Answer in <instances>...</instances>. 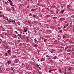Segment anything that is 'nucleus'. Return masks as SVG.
<instances>
[{
	"label": "nucleus",
	"instance_id": "obj_1",
	"mask_svg": "<svg viewBox=\"0 0 74 74\" xmlns=\"http://www.w3.org/2000/svg\"><path fill=\"white\" fill-rule=\"evenodd\" d=\"M34 40L35 43L37 44H38V41L37 40V39H36V38L34 39Z\"/></svg>",
	"mask_w": 74,
	"mask_h": 74
},
{
	"label": "nucleus",
	"instance_id": "obj_2",
	"mask_svg": "<svg viewBox=\"0 0 74 74\" xmlns=\"http://www.w3.org/2000/svg\"><path fill=\"white\" fill-rule=\"evenodd\" d=\"M50 52L51 53H54V50L52 49L51 50H49Z\"/></svg>",
	"mask_w": 74,
	"mask_h": 74
},
{
	"label": "nucleus",
	"instance_id": "obj_3",
	"mask_svg": "<svg viewBox=\"0 0 74 74\" xmlns=\"http://www.w3.org/2000/svg\"><path fill=\"white\" fill-rule=\"evenodd\" d=\"M25 44V43H20V44L19 45V46L20 47H23V45H24Z\"/></svg>",
	"mask_w": 74,
	"mask_h": 74
},
{
	"label": "nucleus",
	"instance_id": "obj_4",
	"mask_svg": "<svg viewBox=\"0 0 74 74\" xmlns=\"http://www.w3.org/2000/svg\"><path fill=\"white\" fill-rule=\"evenodd\" d=\"M9 1V2H10V4L11 6H12V5L13 4V3L12 2V1L11 0L8 1Z\"/></svg>",
	"mask_w": 74,
	"mask_h": 74
},
{
	"label": "nucleus",
	"instance_id": "obj_5",
	"mask_svg": "<svg viewBox=\"0 0 74 74\" xmlns=\"http://www.w3.org/2000/svg\"><path fill=\"white\" fill-rule=\"evenodd\" d=\"M7 63H8V65H9V64H10V63H11V61H7Z\"/></svg>",
	"mask_w": 74,
	"mask_h": 74
},
{
	"label": "nucleus",
	"instance_id": "obj_6",
	"mask_svg": "<svg viewBox=\"0 0 74 74\" xmlns=\"http://www.w3.org/2000/svg\"><path fill=\"white\" fill-rule=\"evenodd\" d=\"M64 12V10H61L60 12V14H62V13H63Z\"/></svg>",
	"mask_w": 74,
	"mask_h": 74
},
{
	"label": "nucleus",
	"instance_id": "obj_7",
	"mask_svg": "<svg viewBox=\"0 0 74 74\" xmlns=\"http://www.w3.org/2000/svg\"><path fill=\"white\" fill-rule=\"evenodd\" d=\"M11 12V9L9 8V9H7V12Z\"/></svg>",
	"mask_w": 74,
	"mask_h": 74
},
{
	"label": "nucleus",
	"instance_id": "obj_8",
	"mask_svg": "<svg viewBox=\"0 0 74 74\" xmlns=\"http://www.w3.org/2000/svg\"><path fill=\"white\" fill-rule=\"evenodd\" d=\"M58 33L59 34H62L63 33V32L62 30H60L59 32H58Z\"/></svg>",
	"mask_w": 74,
	"mask_h": 74
},
{
	"label": "nucleus",
	"instance_id": "obj_9",
	"mask_svg": "<svg viewBox=\"0 0 74 74\" xmlns=\"http://www.w3.org/2000/svg\"><path fill=\"white\" fill-rule=\"evenodd\" d=\"M29 16H32L33 17V14H32V13H29Z\"/></svg>",
	"mask_w": 74,
	"mask_h": 74
},
{
	"label": "nucleus",
	"instance_id": "obj_10",
	"mask_svg": "<svg viewBox=\"0 0 74 74\" xmlns=\"http://www.w3.org/2000/svg\"><path fill=\"white\" fill-rule=\"evenodd\" d=\"M21 39H23H23H25V36H21Z\"/></svg>",
	"mask_w": 74,
	"mask_h": 74
},
{
	"label": "nucleus",
	"instance_id": "obj_11",
	"mask_svg": "<svg viewBox=\"0 0 74 74\" xmlns=\"http://www.w3.org/2000/svg\"><path fill=\"white\" fill-rule=\"evenodd\" d=\"M36 38L37 39H40L41 38V37H40V36H37L36 37Z\"/></svg>",
	"mask_w": 74,
	"mask_h": 74
},
{
	"label": "nucleus",
	"instance_id": "obj_12",
	"mask_svg": "<svg viewBox=\"0 0 74 74\" xmlns=\"http://www.w3.org/2000/svg\"><path fill=\"white\" fill-rule=\"evenodd\" d=\"M49 69H50V70L49 71V73H51V71H52V70L51 69H50V68H49Z\"/></svg>",
	"mask_w": 74,
	"mask_h": 74
},
{
	"label": "nucleus",
	"instance_id": "obj_13",
	"mask_svg": "<svg viewBox=\"0 0 74 74\" xmlns=\"http://www.w3.org/2000/svg\"><path fill=\"white\" fill-rule=\"evenodd\" d=\"M15 60L16 62H19V60L18 58H16Z\"/></svg>",
	"mask_w": 74,
	"mask_h": 74
},
{
	"label": "nucleus",
	"instance_id": "obj_14",
	"mask_svg": "<svg viewBox=\"0 0 74 74\" xmlns=\"http://www.w3.org/2000/svg\"><path fill=\"white\" fill-rule=\"evenodd\" d=\"M37 45H36L35 44H34V46L35 48H37Z\"/></svg>",
	"mask_w": 74,
	"mask_h": 74
},
{
	"label": "nucleus",
	"instance_id": "obj_15",
	"mask_svg": "<svg viewBox=\"0 0 74 74\" xmlns=\"http://www.w3.org/2000/svg\"><path fill=\"white\" fill-rule=\"evenodd\" d=\"M35 10V9H31L30 10V11L31 12H33Z\"/></svg>",
	"mask_w": 74,
	"mask_h": 74
},
{
	"label": "nucleus",
	"instance_id": "obj_16",
	"mask_svg": "<svg viewBox=\"0 0 74 74\" xmlns=\"http://www.w3.org/2000/svg\"><path fill=\"white\" fill-rule=\"evenodd\" d=\"M70 71H71L72 70V67H69Z\"/></svg>",
	"mask_w": 74,
	"mask_h": 74
},
{
	"label": "nucleus",
	"instance_id": "obj_17",
	"mask_svg": "<svg viewBox=\"0 0 74 74\" xmlns=\"http://www.w3.org/2000/svg\"><path fill=\"white\" fill-rule=\"evenodd\" d=\"M29 38L28 37L27 38V40L26 41V42H29Z\"/></svg>",
	"mask_w": 74,
	"mask_h": 74
},
{
	"label": "nucleus",
	"instance_id": "obj_18",
	"mask_svg": "<svg viewBox=\"0 0 74 74\" xmlns=\"http://www.w3.org/2000/svg\"><path fill=\"white\" fill-rule=\"evenodd\" d=\"M70 5H67V8H70Z\"/></svg>",
	"mask_w": 74,
	"mask_h": 74
},
{
	"label": "nucleus",
	"instance_id": "obj_19",
	"mask_svg": "<svg viewBox=\"0 0 74 74\" xmlns=\"http://www.w3.org/2000/svg\"><path fill=\"white\" fill-rule=\"evenodd\" d=\"M47 2L48 4H50V3H49V1L48 0L47 1Z\"/></svg>",
	"mask_w": 74,
	"mask_h": 74
},
{
	"label": "nucleus",
	"instance_id": "obj_20",
	"mask_svg": "<svg viewBox=\"0 0 74 74\" xmlns=\"http://www.w3.org/2000/svg\"><path fill=\"white\" fill-rule=\"evenodd\" d=\"M36 16V15L35 14H33L32 17H35Z\"/></svg>",
	"mask_w": 74,
	"mask_h": 74
},
{
	"label": "nucleus",
	"instance_id": "obj_21",
	"mask_svg": "<svg viewBox=\"0 0 74 74\" xmlns=\"http://www.w3.org/2000/svg\"><path fill=\"white\" fill-rule=\"evenodd\" d=\"M67 69L68 70H69V71H70V68H69V67H67Z\"/></svg>",
	"mask_w": 74,
	"mask_h": 74
},
{
	"label": "nucleus",
	"instance_id": "obj_22",
	"mask_svg": "<svg viewBox=\"0 0 74 74\" xmlns=\"http://www.w3.org/2000/svg\"><path fill=\"white\" fill-rule=\"evenodd\" d=\"M11 8H12V10L13 11H14V8L12 7Z\"/></svg>",
	"mask_w": 74,
	"mask_h": 74
},
{
	"label": "nucleus",
	"instance_id": "obj_23",
	"mask_svg": "<svg viewBox=\"0 0 74 74\" xmlns=\"http://www.w3.org/2000/svg\"><path fill=\"white\" fill-rule=\"evenodd\" d=\"M10 22H15V21H14V20H11V21H10Z\"/></svg>",
	"mask_w": 74,
	"mask_h": 74
},
{
	"label": "nucleus",
	"instance_id": "obj_24",
	"mask_svg": "<svg viewBox=\"0 0 74 74\" xmlns=\"http://www.w3.org/2000/svg\"><path fill=\"white\" fill-rule=\"evenodd\" d=\"M62 37H63V38H66V37L65 36H63Z\"/></svg>",
	"mask_w": 74,
	"mask_h": 74
},
{
	"label": "nucleus",
	"instance_id": "obj_25",
	"mask_svg": "<svg viewBox=\"0 0 74 74\" xmlns=\"http://www.w3.org/2000/svg\"><path fill=\"white\" fill-rule=\"evenodd\" d=\"M60 29H61V28H60V27H58V30H60Z\"/></svg>",
	"mask_w": 74,
	"mask_h": 74
},
{
	"label": "nucleus",
	"instance_id": "obj_26",
	"mask_svg": "<svg viewBox=\"0 0 74 74\" xmlns=\"http://www.w3.org/2000/svg\"><path fill=\"white\" fill-rule=\"evenodd\" d=\"M51 28H55V26L53 25L51 26Z\"/></svg>",
	"mask_w": 74,
	"mask_h": 74
},
{
	"label": "nucleus",
	"instance_id": "obj_27",
	"mask_svg": "<svg viewBox=\"0 0 74 74\" xmlns=\"http://www.w3.org/2000/svg\"><path fill=\"white\" fill-rule=\"evenodd\" d=\"M67 48H68V47H66L65 48V50H66V49H67Z\"/></svg>",
	"mask_w": 74,
	"mask_h": 74
},
{
	"label": "nucleus",
	"instance_id": "obj_28",
	"mask_svg": "<svg viewBox=\"0 0 74 74\" xmlns=\"http://www.w3.org/2000/svg\"><path fill=\"white\" fill-rule=\"evenodd\" d=\"M2 29H3V32L5 31V29H4V28H3Z\"/></svg>",
	"mask_w": 74,
	"mask_h": 74
},
{
	"label": "nucleus",
	"instance_id": "obj_29",
	"mask_svg": "<svg viewBox=\"0 0 74 74\" xmlns=\"http://www.w3.org/2000/svg\"><path fill=\"white\" fill-rule=\"evenodd\" d=\"M24 32H27V29H26L25 30H24Z\"/></svg>",
	"mask_w": 74,
	"mask_h": 74
},
{
	"label": "nucleus",
	"instance_id": "obj_30",
	"mask_svg": "<svg viewBox=\"0 0 74 74\" xmlns=\"http://www.w3.org/2000/svg\"><path fill=\"white\" fill-rule=\"evenodd\" d=\"M22 36L21 35V34H19V37L21 38V37Z\"/></svg>",
	"mask_w": 74,
	"mask_h": 74
},
{
	"label": "nucleus",
	"instance_id": "obj_31",
	"mask_svg": "<svg viewBox=\"0 0 74 74\" xmlns=\"http://www.w3.org/2000/svg\"><path fill=\"white\" fill-rule=\"evenodd\" d=\"M5 35H6L7 36H8V34L7 33H5Z\"/></svg>",
	"mask_w": 74,
	"mask_h": 74
},
{
	"label": "nucleus",
	"instance_id": "obj_32",
	"mask_svg": "<svg viewBox=\"0 0 74 74\" xmlns=\"http://www.w3.org/2000/svg\"><path fill=\"white\" fill-rule=\"evenodd\" d=\"M36 66H37L38 67H39V65H38V64H36Z\"/></svg>",
	"mask_w": 74,
	"mask_h": 74
},
{
	"label": "nucleus",
	"instance_id": "obj_33",
	"mask_svg": "<svg viewBox=\"0 0 74 74\" xmlns=\"http://www.w3.org/2000/svg\"><path fill=\"white\" fill-rule=\"evenodd\" d=\"M18 43H19V42H21V40H18Z\"/></svg>",
	"mask_w": 74,
	"mask_h": 74
},
{
	"label": "nucleus",
	"instance_id": "obj_34",
	"mask_svg": "<svg viewBox=\"0 0 74 74\" xmlns=\"http://www.w3.org/2000/svg\"><path fill=\"white\" fill-rule=\"evenodd\" d=\"M63 28H64V29H66V26H64L63 27Z\"/></svg>",
	"mask_w": 74,
	"mask_h": 74
},
{
	"label": "nucleus",
	"instance_id": "obj_35",
	"mask_svg": "<svg viewBox=\"0 0 74 74\" xmlns=\"http://www.w3.org/2000/svg\"><path fill=\"white\" fill-rule=\"evenodd\" d=\"M59 71L60 73H62V72L61 70H59Z\"/></svg>",
	"mask_w": 74,
	"mask_h": 74
},
{
	"label": "nucleus",
	"instance_id": "obj_36",
	"mask_svg": "<svg viewBox=\"0 0 74 74\" xmlns=\"http://www.w3.org/2000/svg\"><path fill=\"white\" fill-rule=\"evenodd\" d=\"M46 57H49V56H48V55H46Z\"/></svg>",
	"mask_w": 74,
	"mask_h": 74
},
{
	"label": "nucleus",
	"instance_id": "obj_37",
	"mask_svg": "<svg viewBox=\"0 0 74 74\" xmlns=\"http://www.w3.org/2000/svg\"><path fill=\"white\" fill-rule=\"evenodd\" d=\"M5 55L6 56H7V53H5Z\"/></svg>",
	"mask_w": 74,
	"mask_h": 74
},
{
	"label": "nucleus",
	"instance_id": "obj_38",
	"mask_svg": "<svg viewBox=\"0 0 74 74\" xmlns=\"http://www.w3.org/2000/svg\"><path fill=\"white\" fill-rule=\"evenodd\" d=\"M8 52H11V50H8Z\"/></svg>",
	"mask_w": 74,
	"mask_h": 74
},
{
	"label": "nucleus",
	"instance_id": "obj_39",
	"mask_svg": "<svg viewBox=\"0 0 74 74\" xmlns=\"http://www.w3.org/2000/svg\"><path fill=\"white\" fill-rule=\"evenodd\" d=\"M14 36L15 37H17V36L16 35H14Z\"/></svg>",
	"mask_w": 74,
	"mask_h": 74
},
{
	"label": "nucleus",
	"instance_id": "obj_40",
	"mask_svg": "<svg viewBox=\"0 0 74 74\" xmlns=\"http://www.w3.org/2000/svg\"><path fill=\"white\" fill-rule=\"evenodd\" d=\"M66 25L67 26H69V23L67 24Z\"/></svg>",
	"mask_w": 74,
	"mask_h": 74
},
{
	"label": "nucleus",
	"instance_id": "obj_41",
	"mask_svg": "<svg viewBox=\"0 0 74 74\" xmlns=\"http://www.w3.org/2000/svg\"><path fill=\"white\" fill-rule=\"evenodd\" d=\"M15 32V33H18V32L16 31H14Z\"/></svg>",
	"mask_w": 74,
	"mask_h": 74
},
{
	"label": "nucleus",
	"instance_id": "obj_42",
	"mask_svg": "<svg viewBox=\"0 0 74 74\" xmlns=\"http://www.w3.org/2000/svg\"><path fill=\"white\" fill-rule=\"evenodd\" d=\"M73 51H74V49H72L71 50V52H73Z\"/></svg>",
	"mask_w": 74,
	"mask_h": 74
},
{
	"label": "nucleus",
	"instance_id": "obj_43",
	"mask_svg": "<svg viewBox=\"0 0 74 74\" xmlns=\"http://www.w3.org/2000/svg\"><path fill=\"white\" fill-rule=\"evenodd\" d=\"M71 44H74V42H71Z\"/></svg>",
	"mask_w": 74,
	"mask_h": 74
},
{
	"label": "nucleus",
	"instance_id": "obj_44",
	"mask_svg": "<svg viewBox=\"0 0 74 74\" xmlns=\"http://www.w3.org/2000/svg\"><path fill=\"white\" fill-rule=\"evenodd\" d=\"M39 70H41V68H40V67H39Z\"/></svg>",
	"mask_w": 74,
	"mask_h": 74
},
{
	"label": "nucleus",
	"instance_id": "obj_45",
	"mask_svg": "<svg viewBox=\"0 0 74 74\" xmlns=\"http://www.w3.org/2000/svg\"><path fill=\"white\" fill-rule=\"evenodd\" d=\"M62 51H63V50H60V52H62Z\"/></svg>",
	"mask_w": 74,
	"mask_h": 74
},
{
	"label": "nucleus",
	"instance_id": "obj_46",
	"mask_svg": "<svg viewBox=\"0 0 74 74\" xmlns=\"http://www.w3.org/2000/svg\"><path fill=\"white\" fill-rule=\"evenodd\" d=\"M60 48H63V47H62V46H61V47H60Z\"/></svg>",
	"mask_w": 74,
	"mask_h": 74
},
{
	"label": "nucleus",
	"instance_id": "obj_47",
	"mask_svg": "<svg viewBox=\"0 0 74 74\" xmlns=\"http://www.w3.org/2000/svg\"><path fill=\"white\" fill-rule=\"evenodd\" d=\"M45 66V65H44V64H43V65L42 66V67H43V66Z\"/></svg>",
	"mask_w": 74,
	"mask_h": 74
},
{
	"label": "nucleus",
	"instance_id": "obj_48",
	"mask_svg": "<svg viewBox=\"0 0 74 74\" xmlns=\"http://www.w3.org/2000/svg\"><path fill=\"white\" fill-rule=\"evenodd\" d=\"M11 70H12V71H13L14 70L13 69H11Z\"/></svg>",
	"mask_w": 74,
	"mask_h": 74
},
{
	"label": "nucleus",
	"instance_id": "obj_49",
	"mask_svg": "<svg viewBox=\"0 0 74 74\" xmlns=\"http://www.w3.org/2000/svg\"><path fill=\"white\" fill-rule=\"evenodd\" d=\"M57 41V40H56L55 41H54V42H56Z\"/></svg>",
	"mask_w": 74,
	"mask_h": 74
},
{
	"label": "nucleus",
	"instance_id": "obj_50",
	"mask_svg": "<svg viewBox=\"0 0 74 74\" xmlns=\"http://www.w3.org/2000/svg\"><path fill=\"white\" fill-rule=\"evenodd\" d=\"M42 40H44V38H42Z\"/></svg>",
	"mask_w": 74,
	"mask_h": 74
},
{
	"label": "nucleus",
	"instance_id": "obj_51",
	"mask_svg": "<svg viewBox=\"0 0 74 74\" xmlns=\"http://www.w3.org/2000/svg\"><path fill=\"white\" fill-rule=\"evenodd\" d=\"M63 8V6H62L61 7V8Z\"/></svg>",
	"mask_w": 74,
	"mask_h": 74
},
{
	"label": "nucleus",
	"instance_id": "obj_52",
	"mask_svg": "<svg viewBox=\"0 0 74 74\" xmlns=\"http://www.w3.org/2000/svg\"><path fill=\"white\" fill-rule=\"evenodd\" d=\"M64 74H67V73L66 72L64 73Z\"/></svg>",
	"mask_w": 74,
	"mask_h": 74
},
{
	"label": "nucleus",
	"instance_id": "obj_53",
	"mask_svg": "<svg viewBox=\"0 0 74 74\" xmlns=\"http://www.w3.org/2000/svg\"><path fill=\"white\" fill-rule=\"evenodd\" d=\"M21 34H22V31H21L20 32Z\"/></svg>",
	"mask_w": 74,
	"mask_h": 74
},
{
	"label": "nucleus",
	"instance_id": "obj_54",
	"mask_svg": "<svg viewBox=\"0 0 74 74\" xmlns=\"http://www.w3.org/2000/svg\"><path fill=\"white\" fill-rule=\"evenodd\" d=\"M12 6H13V7H14V5H12Z\"/></svg>",
	"mask_w": 74,
	"mask_h": 74
},
{
	"label": "nucleus",
	"instance_id": "obj_55",
	"mask_svg": "<svg viewBox=\"0 0 74 74\" xmlns=\"http://www.w3.org/2000/svg\"><path fill=\"white\" fill-rule=\"evenodd\" d=\"M49 59L50 60V59H51V58H49Z\"/></svg>",
	"mask_w": 74,
	"mask_h": 74
},
{
	"label": "nucleus",
	"instance_id": "obj_56",
	"mask_svg": "<svg viewBox=\"0 0 74 74\" xmlns=\"http://www.w3.org/2000/svg\"><path fill=\"white\" fill-rule=\"evenodd\" d=\"M19 34H18L17 35V36H19Z\"/></svg>",
	"mask_w": 74,
	"mask_h": 74
},
{
	"label": "nucleus",
	"instance_id": "obj_57",
	"mask_svg": "<svg viewBox=\"0 0 74 74\" xmlns=\"http://www.w3.org/2000/svg\"><path fill=\"white\" fill-rule=\"evenodd\" d=\"M40 60H41V61H42V60H43L42 59H41Z\"/></svg>",
	"mask_w": 74,
	"mask_h": 74
},
{
	"label": "nucleus",
	"instance_id": "obj_58",
	"mask_svg": "<svg viewBox=\"0 0 74 74\" xmlns=\"http://www.w3.org/2000/svg\"><path fill=\"white\" fill-rule=\"evenodd\" d=\"M58 37H61V36H60L59 35H58Z\"/></svg>",
	"mask_w": 74,
	"mask_h": 74
},
{
	"label": "nucleus",
	"instance_id": "obj_59",
	"mask_svg": "<svg viewBox=\"0 0 74 74\" xmlns=\"http://www.w3.org/2000/svg\"><path fill=\"white\" fill-rule=\"evenodd\" d=\"M32 45H33V46H34V44H32Z\"/></svg>",
	"mask_w": 74,
	"mask_h": 74
},
{
	"label": "nucleus",
	"instance_id": "obj_60",
	"mask_svg": "<svg viewBox=\"0 0 74 74\" xmlns=\"http://www.w3.org/2000/svg\"><path fill=\"white\" fill-rule=\"evenodd\" d=\"M2 34L4 35V34L3 33H2Z\"/></svg>",
	"mask_w": 74,
	"mask_h": 74
},
{
	"label": "nucleus",
	"instance_id": "obj_61",
	"mask_svg": "<svg viewBox=\"0 0 74 74\" xmlns=\"http://www.w3.org/2000/svg\"><path fill=\"white\" fill-rule=\"evenodd\" d=\"M48 27H47V29H48Z\"/></svg>",
	"mask_w": 74,
	"mask_h": 74
},
{
	"label": "nucleus",
	"instance_id": "obj_62",
	"mask_svg": "<svg viewBox=\"0 0 74 74\" xmlns=\"http://www.w3.org/2000/svg\"><path fill=\"white\" fill-rule=\"evenodd\" d=\"M1 13H2L1 12H0V14H1Z\"/></svg>",
	"mask_w": 74,
	"mask_h": 74
},
{
	"label": "nucleus",
	"instance_id": "obj_63",
	"mask_svg": "<svg viewBox=\"0 0 74 74\" xmlns=\"http://www.w3.org/2000/svg\"><path fill=\"white\" fill-rule=\"evenodd\" d=\"M8 43H9H9H10V42H8Z\"/></svg>",
	"mask_w": 74,
	"mask_h": 74
},
{
	"label": "nucleus",
	"instance_id": "obj_64",
	"mask_svg": "<svg viewBox=\"0 0 74 74\" xmlns=\"http://www.w3.org/2000/svg\"><path fill=\"white\" fill-rule=\"evenodd\" d=\"M2 16H3V17H4V15H3Z\"/></svg>",
	"mask_w": 74,
	"mask_h": 74
}]
</instances>
